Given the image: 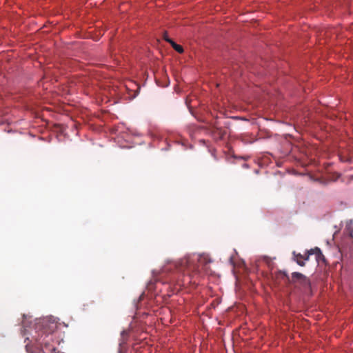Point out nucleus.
<instances>
[{"mask_svg":"<svg viewBox=\"0 0 353 353\" xmlns=\"http://www.w3.org/2000/svg\"><path fill=\"white\" fill-rule=\"evenodd\" d=\"M163 39L167 41L168 39H170L166 34H164Z\"/></svg>","mask_w":353,"mask_h":353,"instance_id":"1a4fd4ad","label":"nucleus"},{"mask_svg":"<svg viewBox=\"0 0 353 353\" xmlns=\"http://www.w3.org/2000/svg\"><path fill=\"white\" fill-rule=\"evenodd\" d=\"M158 274H159V272H158V271H157V270H154V271H152V274H153V276H154V277L157 276Z\"/></svg>","mask_w":353,"mask_h":353,"instance_id":"6e6552de","label":"nucleus"},{"mask_svg":"<svg viewBox=\"0 0 353 353\" xmlns=\"http://www.w3.org/2000/svg\"><path fill=\"white\" fill-rule=\"evenodd\" d=\"M167 42H168L172 46V47L179 53H182L183 52V48H182V46L176 43L171 39H168Z\"/></svg>","mask_w":353,"mask_h":353,"instance_id":"20e7f679","label":"nucleus"},{"mask_svg":"<svg viewBox=\"0 0 353 353\" xmlns=\"http://www.w3.org/2000/svg\"><path fill=\"white\" fill-rule=\"evenodd\" d=\"M316 254V258H319L322 256V252L319 248H315L314 249H310L307 251V255L305 257H303L301 254H296L295 251L293 252L294 260L296 261V263L300 266L305 265V261H307L309 259L310 255Z\"/></svg>","mask_w":353,"mask_h":353,"instance_id":"7ed1b4c3","label":"nucleus"},{"mask_svg":"<svg viewBox=\"0 0 353 353\" xmlns=\"http://www.w3.org/2000/svg\"><path fill=\"white\" fill-rule=\"evenodd\" d=\"M243 167H245V168H248V165H247V164H244V165H243Z\"/></svg>","mask_w":353,"mask_h":353,"instance_id":"9b49d317","label":"nucleus"},{"mask_svg":"<svg viewBox=\"0 0 353 353\" xmlns=\"http://www.w3.org/2000/svg\"><path fill=\"white\" fill-rule=\"evenodd\" d=\"M230 263H231L232 264L233 263V258H232V256H230Z\"/></svg>","mask_w":353,"mask_h":353,"instance_id":"9d476101","label":"nucleus"},{"mask_svg":"<svg viewBox=\"0 0 353 353\" xmlns=\"http://www.w3.org/2000/svg\"><path fill=\"white\" fill-rule=\"evenodd\" d=\"M212 262V259L206 254L192 253L186 255L176 261L169 262L161 269L160 274H165L173 270L188 272H197L199 264H208Z\"/></svg>","mask_w":353,"mask_h":353,"instance_id":"f03ea898","label":"nucleus"},{"mask_svg":"<svg viewBox=\"0 0 353 353\" xmlns=\"http://www.w3.org/2000/svg\"><path fill=\"white\" fill-rule=\"evenodd\" d=\"M121 337L123 339L120 341L119 345L121 346L123 343H125L124 337L128 335V331L127 330H123L121 333Z\"/></svg>","mask_w":353,"mask_h":353,"instance_id":"0eeeda50","label":"nucleus"},{"mask_svg":"<svg viewBox=\"0 0 353 353\" xmlns=\"http://www.w3.org/2000/svg\"><path fill=\"white\" fill-rule=\"evenodd\" d=\"M292 278L294 279H305V276L300 273V272H294L292 274Z\"/></svg>","mask_w":353,"mask_h":353,"instance_id":"423d86ee","label":"nucleus"},{"mask_svg":"<svg viewBox=\"0 0 353 353\" xmlns=\"http://www.w3.org/2000/svg\"><path fill=\"white\" fill-rule=\"evenodd\" d=\"M119 353H121V351H119Z\"/></svg>","mask_w":353,"mask_h":353,"instance_id":"f8f14e48","label":"nucleus"},{"mask_svg":"<svg viewBox=\"0 0 353 353\" xmlns=\"http://www.w3.org/2000/svg\"><path fill=\"white\" fill-rule=\"evenodd\" d=\"M353 221L352 220H348L346 222L345 230L347 234H348L352 238H353Z\"/></svg>","mask_w":353,"mask_h":353,"instance_id":"39448f33","label":"nucleus"},{"mask_svg":"<svg viewBox=\"0 0 353 353\" xmlns=\"http://www.w3.org/2000/svg\"><path fill=\"white\" fill-rule=\"evenodd\" d=\"M57 319L52 316L36 319L34 321H23L22 335L24 341H29L26 345L28 353H31L30 347H34L42 353H62L56 352V347L52 343V333L57 329Z\"/></svg>","mask_w":353,"mask_h":353,"instance_id":"f257e3e1","label":"nucleus"}]
</instances>
